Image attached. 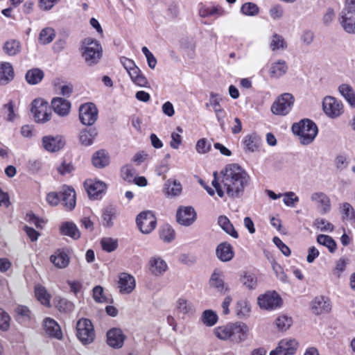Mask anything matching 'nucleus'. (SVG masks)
Instances as JSON below:
<instances>
[{"label": "nucleus", "mask_w": 355, "mask_h": 355, "mask_svg": "<svg viewBox=\"0 0 355 355\" xmlns=\"http://www.w3.org/2000/svg\"><path fill=\"white\" fill-rule=\"evenodd\" d=\"M64 139L60 135L45 136L42 138V146L49 152H57L64 147Z\"/></svg>", "instance_id": "obj_14"}, {"label": "nucleus", "mask_w": 355, "mask_h": 355, "mask_svg": "<svg viewBox=\"0 0 355 355\" xmlns=\"http://www.w3.org/2000/svg\"><path fill=\"white\" fill-rule=\"evenodd\" d=\"M311 308L313 313L320 315L329 313L331 309V305L328 298L317 296L311 302Z\"/></svg>", "instance_id": "obj_15"}, {"label": "nucleus", "mask_w": 355, "mask_h": 355, "mask_svg": "<svg viewBox=\"0 0 355 355\" xmlns=\"http://www.w3.org/2000/svg\"><path fill=\"white\" fill-rule=\"evenodd\" d=\"M168 268L167 264L162 259L159 257H153L149 261V270L150 272L155 275H162Z\"/></svg>", "instance_id": "obj_26"}, {"label": "nucleus", "mask_w": 355, "mask_h": 355, "mask_svg": "<svg viewBox=\"0 0 355 355\" xmlns=\"http://www.w3.org/2000/svg\"><path fill=\"white\" fill-rule=\"evenodd\" d=\"M202 322L209 327L214 326L218 321V315L212 310H205L201 317Z\"/></svg>", "instance_id": "obj_48"}, {"label": "nucleus", "mask_w": 355, "mask_h": 355, "mask_svg": "<svg viewBox=\"0 0 355 355\" xmlns=\"http://www.w3.org/2000/svg\"><path fill=\"white\" fill-rule=\"evenodd\" d=\"M315 225L318 228H320L322 232H332L334 230V225L324 218H318L315 220Z\"/></svg>", "instance_id": "obj_58"}, {"label": "nucleus", "mask_w": 355, "mask_h": 355, "mask_svg": "<svg viewBox=\"0 0 355 355\" xmlns=\"http://www.w3.org/2000/svg\"><path fill=\"white\" fill-rule=\"evenodd\" d=\"M31 112L35 121L39 123H44L51 117V107L42 98H36L32 102Z\"/></svg>", "instance_id": "obj_4"}, {"label": "nucleus", "mask_w": 355, "mask_h": 355, "mask_svg": "<svg viewBox=\"0 0 355 355\" xmlns=\"http://www.w3.org/2000/svg\"><path fill=\"white\" fill-rule=\"evenodd\" d=\"M270 48L273 51H282L287 48V42L282 35L275 33L271 37Z\"/></svg>", "instance_id": "obj_40"}, {"label": "nucleus", "mask_w": 355, "mask_h": 355, "mask_svg": "<svg viewBox=\"0 0 355 355\" xmlns=\"http://www.w3.org/2000/svg\"><path fill=\"white\" fill-rule=\"evenodd\" d=\"M97 134V130L94 128L82 130L79 137L81 144L86 146L92 145Z\"/></svg>", "instance_id": "obj_36"}, {"label": "nucleus", "mask_w": 355, "mask_h": 355, "mask_svg": "<svg viewBox=\"0 0 355 355\" xmlns=\"http://www.w3.org/2000/svg\"><path fill=\"white\" fill-rule=\"evenodd\" d=\"M51 107L57 114L61 116H65L69 113L71 103L66 99L56 97L53 98L51 101Z\"/></svg>", "instance_id": "obj_19"}, {"label": "nucleus", "mask_w": 355, "mask_h": 355, "mask_svg": "<svg viewBox=\"0 0 355 355\" xmlns=\"http://www.w3.org/2000/svg\"><path fill=\"white\" fill-rule=\"evenodd\" d=\"M77 337L84 344H89L94 341L95 333L93 324L89 319L81 318L76 324Z\"/></svg>", "instance_id": "obj_6"}, {"label": "nucleus", "mask_w": 355, "mask_h": 355, "mask_svg": "<svg viewBox=\"0 0 355 355\" xmlns=\"http://www.w3.org/2000/svg\"><path fill=\"white\" fill-rule=\"evenodd\" d=\"M294 96L290 93H284L275 101L271 106V112L276 115L285 116L294 104Z\"/></svg>", "instance_id": "obj_5"}, {"label": "nucleus", "mask_w": 355, "mask_h": 355, "mask_svg": "<svg viewBox=\"0 0 355 355\" xmlns=\"http://www.w3.org/2000/svg\"><path fill=\"white\" fill-rule=\"evenodd\" d=\"M243 144L246 150L254 152L259 147L261 139L256 134L248 135L243 139Z\"/></svg>", "instance_id": "obj_35"}, {"label": "nucleus", "mask_w": 355, "mask_h": 355, "mask_svg": "<svg viewBox=\"0 0 355 355\" xmlns=\"http://www.w3.org/2000/svg\"><path fill=\"white\" fill-rule=\"evenodd\" d=\"M249 329L242 322L232 323L231 341L241 343L247 340Z\"/></svg>", "instance_id": "obj_13"}, {"label": "nucleus", "mask_w": 355, "mask_h": 355, "mask_svg": "<svg viewBox=\"0 0 355 355\" xmlns=\"http://www.w3.org/2000/svg\"><path fill=\"white\" fill-rule=\"evenodd\" d=\"M17 320H28L31 318V311L29 309L23 305H19L16 309Z\"/></svg>", "instance_id": "obj_55"}, {"label": "nucleus", "mask_w": 355, "mask_h": 355, "mask_svg": "<svg viewBox=\"0 0 355 355\" xmlns=\"http://www.w3.org/2000/svg\"><path fill=\"white\" fill-rule=\"evenodd\" d=\"M136 223L143 234H149L155 228L157 220L152 211H146L137 216Z\"/></svg>", "instance_id": "obj_7"}, {"label": "nucleus", "mask_w": 355, "mask_h": 355, "mask_svg": "<svg viewBox=\"0 0 355 355\" xmlns=\"http://www.w3.org/2000/svg\"><path fill=\"white\" fill-rule=\"evenodd\" d=\"M119 284L121 293L129 294L135 288V279L129 274L122 273L119 277Z\"/></svg>", "instance_id": "obj_23"}, {"label": "nucleus", "mask_w": 355, "mask_h": 355, "mask_svg": "<svg viewBox=\"0 0 355 355\" xmlns=\"http://www.w3.org/2000/svg\"><path fill=\"white\" fill-rule=\"evenodd\" d=\"M348 161L345 155H338L335 159V166L339 171H343L348 166Z\"/></svg>", "instance_id": "obj_64"}, {"label": "nucleus", "mask_w": 355, "mask_h": 355, "mask_svg": "<svg viewBox=\"0 0 355 355\" xmlns=\"http://www.w3.org/2000/svg\"><path fill=\"white\" fill-rule=\"evenodd\" d=\"M292 131L300 137V143L303 145L311 144L318 134V127L311 120L305 119L292 125Z\"/></svg>", "instance_id": "obj_2"}, {"label": "nucleus", "mask_w": 355, "mask_h": 355, "mask_svg": "<svg viewBox=\"0 0 355 355\" xmlns=\"http://www.w3.org/2000/svg\"><path fill=\"white\" fill-rule=\"evenodd\" d=\"M242 282L246 287L252 289L257 285V279L254 275L245 274L242 278Z\"/></svg>", "instance_id": "obj_63"}, {"label": "nucleus", "mask_w": 355, "mask_h": 355, "mask_svg": "<svg viewBox=\"0 0 355 355\" xmlns=\"http://www.w3.org/2000/svg\"><path fill=\"white\" fill-rule=\"evenodd\" d=\"M283 200L284 204L288 207H294V204L299 201V198L293 191H288L284 194Z\"/></svg>", "instance_id": "obj_61"}, {"label": "nucleus", "mask_w": 355, "mask_h": 355, "mask_svg": "<svg viewBox=\"0 0 355 355\" xmlns=\"http://www.w3.org/2000/svg\"><path fill=\"white\" fill-rule=\"evenodd\" d=\"M125 338V336L119 328H112L107 332V343L113 348L122 347Z\"/></svg>", "instance_id": "obj_16"}, {"label": "nucleus", "mask_w": 355, "mask_h": 355, "mask_svg": "<svg viewBox=\"0 0 355 355\" xmlns=\"http://www.w3.org/2000/svg\"><path fill=\"white\" fill-rule=\"evenodd\" d=\"M101 245L103 250L111 252L118 248V240L110 237H104L101 241Z\"/></svg>", "instance_id": "obj_49"}, {"label": "nucleus", "mask_w": 355, "mask_h": 355, "mask_svg": "<svg viewBox=\"0 0 355 355\" xmlns=\"http://www.w3.org/2000/svg\"><path fill=\"white\" fill-rule=\"evenodd\" d=\"M317 241L320 245L327 247L331 253L334 252L336 250V241L328 235L319 234L317 237Z\"/></svg>", "instance_id": "obj_44"}, {"label": "nucleus", "mask_w": 355, "mask_h": 355, "mask_svg": "<svg viewBox=\"0 0 355 355\" xmlns=\"http://www.w3.org/2000/svg\"><path fill=\"white\" fill-rule=\"evenodd\" d=\"M236 311L239 317H244L249 314L250 306L246 300H241L237 302Z\"/></svg>", "instance_id": "obj_53"}, {"label": "nucleus", "mask_w": 355, "mask_h": 355, "mask_svg": "<svg viewBox=\"0 0 355 355\" xmlns=\"http://www.w3.org/2000/svg\"><path fill=\"white\" fill-rule=\"evenodd\" d=\"M298 343L295 339H284L279 342L278 348L280 355H293L295 353Z\"/></svg>", "instance_id": "obj_28"}, {"label": "nucleus", "mask_w": 355, "mask_h": 355, "mask_svg": "<svg viewBox=\"0 0 355 355\" xmlns=\"http://www.w3.org/2000/svg\"><path fill=\"white\" fill-rule=\"evenodd\" d=\"M93 297L96 302H105L107 298L104 295L103 288L101 286H96L93 288Z\"/></svg>", "instance_id": "obj_59"}, {"label": "nucleus", "mask_w": 355, "mask_h": 355, "mask_svg": "<svg viewBox=\"0 0 355 355\" xmlns=\"http://www.w3.org/2000/svg\"><path fill=\"white\" fill-rule=\"evenodd\" d=\"M216 254L222 261H229L234 255L232 246L227 242L220 243L216 248Z\"/></svg>", "instance_id": "obj_22"}, {"label": "nucleus", "mask_w": 355, "mask_h": 355, "mask_svg": "<svg viewBox=\"0 0 355 355\" xmlns=\"http://www.w3.org/2000/svg\"><path fill=\"white\" fill-rule=\"evenodd\" d=\"M55 36V31L51 28L42 29L39 35V40L42 44H47L51 42Z\"/></svg>", "instance_id": "obj_47"}, {"label": "nucleus", "mask_w": 355, "mask_h": 355, "mask_svg": "<svg viewBox=\"0 0 355 355\" xmlns=\"http://www.w3.org/2000/svg\"><path fill=\"white\" fill-rule=\"evenodd\" d=\"M55 306L60 311L63 312H70L73 309V304L68 301L67 300L63 298L60 299L58 301Z\"/></svg>", "instance_id": "obj_57"}, {"label": "nucleus", "mask_w": 355, "mask_h": 355, "mask_svg": "<svg viewBox=\"0 0 355 355\" xmlns=\"http://www.w3.org/2000/svg\"><path fill=\"white\" fill-rule=\"evenodd\" d=\"M177 310L183 315H191L195 312L193 304L184 298H180L177 302Z\"/></svg>", "instance_id": "obj_39"}, {"label": "nucleus", "mask_w": 355, "mask_h": 355, "mask_svg": "<svg viewBox=\"0 0 355 355\" xmlns=\"http://www.w3.org/2000/svg\"><path fill=\"white\" fill-rule=\"evenodd\" d=\"M339 20L342 27L347 33L355 34V8L345 5L340 13Z\"/></svg>", "instance_id": "obj_10"}, {"label": "nucleus", "mask_w": 355, "mask_h": 355, "mask_svg": "<svg viewBox=\"0 0 355 355\" xmlns=\"http://www.w3.org/2000/svg\"><path fill=\"white\" fill-rule=\"evenodd\" d=\"M272 267L274 272L275 273L277 277L279 279V280L284 283L288 282V277L284 272L282 268L277 263H272Z\"/></svg>", "instance_id": "obj_60"}, {"label": "nucleus", "mask_w": 355, "mask_h": 355, "mask_svg": "<svg viewBox=\"0 0 355 355\" xmlns=\"http://www.w3.org/2000/svg\"><path fill=\"white\" fill-rule=\"evenodd\" d=\"M14 78V70L8 62L0 64V85L7 84Z\"/></svg>", "instance_id": "obj_33"}, {"label": "nucleus", "mask_w": 355, "mask_h": 355, "mask_svg": "<svg viewBox=\"0 0 355 355\" xmlns=\"http://www.w3.org/2000/svg\"><path fill=\"white\" fill-rule=\"evenodd\" d=\"M116 209L114 207L110 206L105 207L102 214L103 225L106 227H112L113 225L112 220L115 218Z\"/></svg>", "instance_id": "obj_45"}, {"label": "nucleus", "mask_w": 355, "mask_h": 355, "mask_svg": "<svg viewBox=\"0 0 355 355\" xmlns=\"http://www.w3.org/2000/svg\"><path fill=\"white\" fill-rule=\"evenodd\" d=\"M82 56L86 64L92 66L97 64L103 55V49L101 44L92 38H85L81 47Z\"/></svg>", "instance_id": "obj_3"}, {"label": "nucleus", "mask_w": 355, "mask_h": 355, "mask_svg": "<svg viewBox=\"0 0 355 355\" xmlns=\"http://www.w3.org/2000/svg\"><path fill=\"white\" fill-rule=\"evenodd\" d=\"M35 295L42 304L50 306L51 295L43 286L38 284L35 286Z\"/></svg>", "instance_id": "obj_38"}, {"label": "nucleus", "mask_w": 355, "mask_h": 355, "mask_svg": "<svg viewBox=\"0 0 355 355\" xmlns=\"http://www.w3.org/2000/svg\"><path fill=\"white\" fill-rule=\"evenodd\" d=\"M84 185L89 196L94 198H98L106 188L105 184L101 181L87 180Z\"/></svg>", "instance_id": "obj_20"}, {"label": "nucleus", "mask_w": 355, "mask_h": 355, "mask_svg": "<svg viewBox=\"0 0 355 355\" xmlns=\"http://www.w3.org/2000/svg\"><path fill=\"white\" fill-rule=\"evenodd\" d=\"M177 222L184 226H189L196 219V213L192 207H180L176 213Z\"/></svg>", "instance_id": "obj_12"}, {"label": "nucleus", "mask_w": 355, "mask_h": 355, "mask_svg": "<svg viewBox=\"0 0 355 355\" xmlns=\"http://www.w3.org/2000/svg\"><path fill=\"white\" fill-rule=\"evenodd\" d=\"M209 284L211 287L216 288L218 292H220L221 294H225L229 291L227 286L224 283L222 275L216 272H214L211 275L209 280Z\"/></svg>", "instance_id": "obj_32"}, {"label": "nucleus", "mask_w": 355, "mask_h": 355, "mask_svg": "<svg viewBox=\"0 0 355 355\" xmlns=\"http://www.w3.org/2000/svg\"><path fill=\"white\" fill-rule=\"evenodd\" d=\"M92 162L96 168H102L109 164L110 158L105 150H100L93 155Z\"/></svg>", "instance_id": "obj_30"}, {"label": "nucleus", "mask_w": 355, "mask_h": 355, "mask_svg": "<svg viewBox=\"0 0 355 355\" xmlns=\"http://www.w3.org/2000/svg\"><path fill=\"white\" fill-rule=\"evenodd\" d=\"M259 9L257 4L251 2L242 5L241 12L248 16H255L259 13Z\"/></svg>", "instance_id": "obj_52"}, {"label": "nucleus", "mask_w": 355, "mask_h": 355, "mask_svg": "<svg viewBox=\"0 0 355 355\" xmlns=\"http://www.w3.org/2000/svg\"><path fill=\"white\" fill-rule=\"evenodd\" d=\"M220 101L221 98L218 97V94L211 92L210 94L209 103H206V107H209V105L213 107L216 119L220 123V126L222 129H224L225 121L223 119L225 112L220 105Z\"/></svg>", "instance_id": "obj_17"}, {"label": "nucleus", "mask_w": 355, "mask_h": 355, "mask_svg": "<svg viewBox=\"0 0 355 355\" xmlns=\"http://www.w3.org/2000/svg\"><path fill=\"white\" fill-rule=\"evenodd\" d=\"M175 230L168 225L162 227L159 232L160 239L166 243H171L175 239Z\"/></svg>", "instance_id": "obj_46"}, {"label": "nucleus", "mask_w": 355, "mask_h": 355, "mask_svg": "<svg viewBox=\"0 0 355 355\" xmlns=\"http://www.w3.org/2000/svg\"><path fill=\"white\" fill-rule=\"evenodd\" d=\"M165 193L167 196H176L181 193L182 185L176 180H168L164 184Z\"/></svg>", "instance_id": "obj_41"}, {"label": "nucleus", "mask_w": 355, "mask_h": 355, "mask_svg": "<svg viewBox=\"0 0 355 355\" xmlns=\"http://www.w3.org/2000/svg\"><path fill=\"white\" fill-rule=\"evenodd\" d=\"M26 80L31 85H36L44 78V72L39 69L28 70L26 73Z\"/></svg>", "instance_id": "obj_42"}, {"label": "nucleus", "mask_w": 355, "mask_h": 355, "mask_svg": "<svg viewBox=\"0 0 355 355\" xmlns=\"http://www.w3.org/2000/svg\"><path fill=\"white\" fill-rule=\"evenodd\" d=\"M3 49L9 55H15L19 52L20 43L17 40H10L5 43Z\"/></svg>", "instance_id": "obj_50"}, {"label": "nucleus", "mask_w": 355, "mask_h": 355, "mask_svg": "<svg viewBox=\"0 0 355 355\" xmlns=\"http://www.w3.org/2000/svg\"><path fill=\"white\" fill-rule=\"evenodd\" d=\"M25 219L30 224L35 225L37 228L42 227V224L44 223V220L42 219H40L32 212L27 213L26 215Z\"/></svg>", "instance_id": "obj_62"}, {"label": "nucleus", "mask_w": 355, "mask_h": 355, "mask_svg": "<svg viewBox=\"0 0 355 355\" xmlns=\"http://www.w3.org/2000/svg\"><path fill=\"white\" fill-rule=\"evenodd\" d=\"M51 262L58 268H65L69 263L68 254L61 250H58L51 255Z\"/></svg>", "instance_id": "obj_27"}, {"label": "nucleus", "mask_w": 355, "mask_h": 355, "mask_svg": "<svg viewBox=\"0 0 355 355\" xmlns=\"http://www.w3.org/2000/svg\"><path fill=\"white\" fill-rule=\"evenodd\" d=\"M288 69V64L286 61L279 60L271 64L269 74L272 78H279L287 73Z\"/></svg>", "instance_id": "obj_25"}, {"label": "nucleus", "mask_w": 355, "mask_h": 355, "mask_svg": "<svg viewBox=\"0 0 355 355\" xmlns=\"http://www.w3.org/2000/svg\"><path fill=\"white\" fill-rule=\"evenodd\" d=\"M311 200L317 202L318 208L321 214L327 213L331 208L330 200L328 196L322 192H315L311 196Z\"/></svg>", "instance_id": "obj_21"}, {"label": "nucleus", "mask_w": 355, "mask_h": 355, "mask_svg": "<svg viewBox=\"0 0 355 355\" xmlns=\"http://www.w3.org/2000/svg\"><path fill=\"white\" fill-rule=\"evenodd\" d=\"M282 302L281 297L275 291L266 293L258 297L259 306L265 309H274L279 307Z\"/></svg>", "instance_id": "obj_11"}, {"label": "nucleus", "mask_w": 355, "mask_h": 355, "mask_svg": "<svg viewBox=\"0 0 355 355\" xmlns=\"http://www.w3.org/2000/svg\"><path fill=\"white\" fill-rule=\"evenodd\" d=\"M212 185L215 188L218 196L220 198L226 194L231 198H239L244 193L245 188L249 184L250 176L247 172L237 164H227L220 171L221 186L218 178V172H214Z\"/></svg>", "instance_id": "obj_1"}, {"label": "nucleus", "mask_w": 355, "mask_h": 355, "mask_svg": "<svg viewBox=\"0 0 355 355\" xmlns=\"http://www.w3.org/2000/svg\"><path fill=\"white\" fill-rule=\"evenodd\" d=\"M43 329L46 334L51 338L60 340L62 338L61 328L55 320L46 318L43 321Z\"/></svg>", "instance_id": "obj_18"}, {"label": "nucleus", "mask_w": 355, "mask_h": 355, "mask_svg": "<svg viewBox=\"0 0 355 355\" xmlns=\"http://www.w3.org/2000/svg\"><path fill=\"white\" fill-rule=\"evenodd\" d=\"M211 148V143L208 142L205 138L199 139L196 145V151L200 154H205L209 152Z\"/></svg>", "instance_id": "obj_56"}, {"label": "nucleus", "mask_w": 355, "mask_h": 355, "mask_svg": "<svg viewBox=\"0 0 355 355\" xmlns=\"http://www.w3.org/2000/svg\"><path fill=\"white\" fill-rule=\"evenodd\" d=\"M98 118V110L92 103L82 105L79 108V119L85 125H92Z\"/></svg>", "instance_id": "obj_9"}, {"label": "nucleus", "mask_w": 355, "mask_h": 355, "mask_svg": "<svg viewBox=\"0 0 355 355\" xmlns=\"http://www.w3.org/2000/svg\"><path fill=\"white\" fill-rule=\"evenodd\" d=\"M60 232L62 235L68 236L73 239L80 237V232L76 225L72 222L63 223L60 227Z\"/></svg>", "instance_id": "obj_31"}, {"label": "nucleus", "mask_w": 355, "mask_h": 355, "mask_svg": "<svg viewBox=\"0 0 355 355\" xmlns=\"http://www.w3.org/2000/svg\"><path fill=\"white\" fill-rule=\"evenodd\" d=\"M232 323L225 326H220L214 329V334L220 340H231Z\"/></svg>", "instance_id": "obj_43"}, {"label": "nucleus", "mask_w": 355, "mask_h": 355, "mask_svg": "<svg viewBox=\"0 0 355 355\" xmlns=\"http://www.w3.org/2000/svg\"><path fill=\"white\" fill-rule=\"evenodd\" d=\"M10 317L3 309H0V330L7 331L10 326Z\"/></svg>", "instance_id": "obj_54"}, {"label": "nucleus", "mask_w": 355, "mask_h": 355, "mask_svg": "<svg viewBox=\"0 0 355 355\" xmlns=\"http://www.w3.org/2000/svg\"><path fill=\"white\" fill-rule=\"evenodd\" d=\"M218 224L222 230L234 239L239 237L238 232L235 230L234 225L229 218L225 216H220L218 218Z\"/></svg>", "instance_id": "obj_34"}, {"label": "nucleus", "mask_w": 355, "mask_h": 355, "mask_svg": "<svg viewBox=\"0 0 355 355\" xmlns=\"http://www.w3.org/2000/svg\"><path fill=\"white\" fill-rule=\"evenodd\" d=\"M322 109L329 117L332 119L339 116L343 112V105L336 98L327 96L322 101Z\"/></svg>", "instance_id": "obj_8"}, {"label": "nucleus", "mask_w": 355, "mask_h": 355, "mask_svg": "<svg viewBox=\"0 0 355 355\" xmlns=\"http://www.w3.org/2000/svg\"><path fill=\"white\" fill-rule=\"evenodd\" d=\"M338 92L352 107H355V94L353 88L349 85H340L338 87Z\"/></svg>", "instance_id": "obj_37"}, {"label": "nucleus", "mask_w": 355, "mask_h": 355, "mask_svg": "<svg viewBox=\"0 0 355 355\" xmlns=\"http://www.w3.org/2000/svg\"><path fill=\"white\" fill-rule=\"evenodd\" d=\"M128 75L132 80V82L140 87L148 88L150 87L149 83L146 78V76L142 73L141 69L139 67L136 69H133L132 71H129Z\"/></svg>", "instance_id": "obj_29"}, {"label": "nucleus", "mask_w": 355, "mask_h": 355, "mask_svg": "<svg viewBox=\"0 0 355 355\" xmlns=\"http://www.w3.org/2000/svg\"><path fill=\"white\" fill-rule=\"evenodd\" d=\"M61 203L69 209H72L76 206V193L71 187H64L60 192Z\"/></svg>", "instance_id": "obj_24"}, {"label": "nucleus", "mask_w": 355, "mask_h": 355, "mask_svg": "<svg viewBox=\"0 0 355 355\" xmlns=\"http://www.w3.org/2000/svg\"><path fill=\"white\" fill-rule=\"evenodd\" d=\"M292 322V318L286 315L279 316L275 320V324L280 331L287 330L291 326Z\"/></svg>", "instance_id": "obj_51"}]
</instances>
